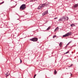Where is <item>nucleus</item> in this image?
Segmentation results:
<instances>
[{
    "label": "nucleus",
    "mask_w": 78,
    "mask_h": 78,
    "mask_svg": "<svg viewBox=\"0 0 78 78\" xmlns=\"http://www.w3.org/2000/svg\"><path fill=\"white\" fill-rule=\"evenodd\" d=\"M42 8L41 7V6L40 5H39V6L38 7V9H41Z\"/></svg>",
    "instance_id": "obj_11"
},
{
    "label": "nucleus",
    "mask_w": 78,
    "mask_h": 78,
    "mask_svg": "<svg viewBox=\"0 0 78 78\" xmlns=\"http://www.w3.org/2000/svg\"><path fill=\"white\" fill-rule=\"evenodd\" d=\"M72 33L71 32H68L66 34L63 35V37H68V36H71L72 35Z\"/></svg>",
    "instance_id": "obj_3"
},
{
    "label": "nucleus",
    "mask_w": 78,
    "mask_h": 78,
    "mask_svg": "<svg viewBox=\"0 0 78 78\" xmlns=\"http://www.w3.org/2000/svg\"><path fill=\"white\" fill-rule=\"evenodd\" d=\"M32 2H34V1H37V0H31Z\"/></svg>",
    "instance_id": "obj_21"
},
{
    "label": "nucleus",
    "mask_w": 78,
    "mask_h": 78,
    "mask_svg": "<svg viewBox=\"0 0 78 78\" xmlns=\"http://www.w3.org/2000/svg\"><path fill=\"white\" fill-rule=\"evenodd\" d=\"M78 6V4H76L75 5H74L73 6V7L74 8H76Z\"/></svg>",
    "instance_id": "obj_9"
},
{
    "label": "nucleus",
    "mask_w": 78,
    "mask_h": 78,
    "mask_svg": "<svg viewBox=\"0 0 78 78\" xmlns=\"http://www.w3.org/2000/svg\"><path fill=\"white\" fill-rule=\"evenodd\" d=\"M7 74H8V73H6V74H5V75H6V77L8 76H9V74H7Z\"/></svg>",
    "instance_id": "obj_13"
},
{
    "label": "nucleus",
    "mask_w": 78,
    "mask_h": 78,
    "mask_svg": "<svg viewBox=\"0 0 78 78\" xmlns=\"http://www.w3.org/2000/svg\"><path fill=\"white\" fill-rule=\"evenodd\" d=\"M50 29V27H48L47 29V30H49Z\"/></svg>",
    "instance_id": "obj_14"
},
{
    "label": "nucleus",
    "mask_w": 78,
    "mask_h": 78,
    "mask_svg": "<svg viewBox=\"0 0 78 78\" xmlns=\"http://www.w3.org/2000/svg\"><path fill=\"white\" fill-rule=\"evenodd\" d=\"M58 19V17L57 18H55L54 19Z\"/></svg>",
    "instance_id": "obj_23"
},
{
    "label": "nucleus",
    "mask_w": 78,
    "mask_h": 78,
    "mask_svg": "<svg viewBox=\"0 0 78 78\" xmlns=\"http://www.w3.org/2000/svg\"><path fill=\"white\" fill-rule=\"evenodd\" d=\"M36 76V74H35L34 77V78H35V77Z\"/></svg>",
    "instance_id": "obj_22"
},
{
    "label": "nucleus",
    "mask_w": 78,
    "mask_h": 78,
    "mask_svg": "<svg viewBox=\"0 0 78 78\" xmlns=\"http://www.w3.org/2000/svg\"><path fill=\"white\" fill-rule=\"evenodd\" d=\"M26 8V5L25 4H23L20 7V11L24 10Z\"/></svg>",
    "instance_id": "obj_1"
},
{
    "label": "nucleus",
    "mask_w": 78,
    "mask_h": 78,
    "mask_svg": "<svg viewBox=\"0 0 78 78\" xmlns=\"http://www.w3.org/2000/svg\"><path fill=\"white\" fill-rule=\"evenodd\" d=\"M65 21H67L69 20V17L68 16H66V17H65Z\"/></svg>",
    "instance_id": "obj_10"
},
{
    "label": "nucleus",
    "mask_w": 78,
    "mask_h": 78,
    "mask_svg": "<svg viewBox=\"0 0 78 78\" xmlns=\"http://www.w3.org/2000/svg\"><path fill=\"white\" fill-rule=\"evenodd\" d=\"M58 28H59V27H57V28H56L55 29L54 31L55 32V31H56L58 30Z\"/></svg>",
    "instance_id": "obj_12"
},
{
    "label": "nucleus",
    "mask_w": 78,
    "mask_h": 78,
    "mask_svg": "<svg viewBox=\"0 0 78 78\" xmlns=\"http://www.w3.org/2000/svg\"><path fill=\"white\" fill-rule=\"evenodd\" d=\"M65 19V17L63 16L60 19L58 20V22H61V21H62L64 22L66 21V19Z\"/></svg>",
    "instance_id": "obj_4"
},
{
    "label": "nucleus",
    "mask_w": 78,
    "mask_h": 78,
    "mask_svg": "<svg viewBox=\"0 0 78 78\" xmlns=\"http://www.w3.org/2000/svg\"><path fill=\"white\" fill-rule=\"evenodd\" d=\"M47 13H48V10L46 11L45 12H44V13H42V15L43 16H44V15H46Z\"/></svg>",
    "instance_id": "obj_6"
},
{
    "label": "nucleus",
    "mask_w": 78,
    "mask_h": 78,
    "mask_svg": "<svg viewBox=\"0 0 78 78\" xmlns=\"http://www.w3.org/2000/svg\"><path fill=\"white\" fill-rule=\"evenodd\" d=\"M20 62H22V60L20 59Z\"/></svg>",
    "instance_id": "obj_24"
},
{
    "label": "nucleus",
    "mask_w": 78,
    "mask_h": 78,
    "mask_svg": "<svg viewBox=\"0 0 78 78\" xmlns=\"http://www.w3.org/2000/svg\"><path fill=\"white\" fill-rule=\"evenodd\" d=\"M71 75H72V73H71Z\"/></svg>",
    "instance_id": "obj_26"
},
{
    "label": "nucleus",
    "mask_w": 78,
    "mask_h": 78,
    "mask_svg": "<svg viewBox=\"0 0 78 78\" xmlns=\"http://www.w3.org/2000/svg\"><path fill=\"white\" fill-rule=\"evenodd\" d=\"M67 45H66V46L65 47V48H67Z\"/></svg>",
    "instance_id": "obj_25"
},
{
    "label": "nucleus",
    "mask_w": 78,
    "mask_h": 78,
    "mask_svg": "<svg viewBox=\"0 0 78 78\" xmlns=\"http://www.w3.org/2000/svg\"><path fill=\"white\" fill-rule=\"evenodd\" d=\"M17 20H19V19H17Z\"/></svg>",
    "instance_id": "obj_27"
},
{
    "label": "nucleus",
    "mask_w": 78,
    "mask_h": 78,
    "mask_svg": "<svg viewBox=\"0 0 78 78\" xmlns=\"http://www.w3.org/2000/svg\"><path fill=\"white\" fill-rule=\"evenodd\" d=\"M62 42H61L59 44V46L60 47V48H61V47H62Z\"/></svg>",
    "instance_id": "obj_7"
},
{
    "label": "nucleus",
    "mask_w": 78,
    "mask_h": 78,
    "mask_svg": "<svg viewBox=\"0 0 78 78\" xmlns=\"http://www.w3.org/2000/svg\"><path fill=\"white\" fill-rule=\"evenodd\" d=\"M69 52V51H67V52H66L65 54H67Z\"/></svg>",
    "instance_id": "obj_19"
},
{
    "label": "nucleus",
    "mask_w": 78,
    "mask_h": 78,
    "mask_svg": "<svg viewBox=\"0 0 78 78\" xmlns=\"http://www.w3.org/2000/svg\"><path fill=\"white\" fill-rule=\"evenodd\" d=\"M49 4V3H48V2H46L45 3H44L43 4H41L40 5V6L42 8H44V7H45V6H48Z\"/></svg>",
    "instance_id": "obj_2"
},
{
    "label": "nucleus",
    "mask_w": 78,
    "mask_h": 78,
    "mask_svg": "<svg viewBox=\"0 0 78 78\" xmlns=\"http://www.w3.org/2000/svg\"><path fill=\"white\" fill-rule=\"evenodd\" d=\"M55 37H56V35H55L53 36V38H54Z\"/></svg>",
    "instance_id": "obj_16"
},
{
    "label": "nucleus",
    "mask_w": 78,
    "mask_h": 78,
    "mask_svg": "<svg viewBox=\"0 0 78 78\" xmlns=\"http://www.w3.org/2000/svg\"><path fill=\"white\" fill-rule=\"evenodd\" d=\"M71 42H72V41H71L69 42L67 44V45H69V44H70V43H71Z\"/></svg>",
    "instance_id": "obj_17"
},
{
    "label": "nucleus",
    "mask_w": 78,
    "mask_h": 78,
    "mask_svg": "<svg viewBox=\"0 0 78 78\" xmlns=\"http://www.w3.org/2000/svg\"><path fill=\"white\" fill-rule=\"evenodd\" d=\"M54 73L55 74H56V73H57V72L56 71V70H55V71L54 72Z\"/></svg>",
    "instance_id": "obj_15"
},
{
    "label": "nucleus",
    "mask_w": 78,
    "mask_h": 78,
    "mask_svg": "<svg viewBox=\"0 0 78 78\" xmlns=\"http://www.w3.org/2000/svg\"><path fill=\"white\" fill-rule=\"evenodd\" d=\"M30 40L31 41H33V42H37V40H38V38L36 37H34L32 38L31 39H30Z\"/></svg>",
    "instance_id": "obj_5"
},
{
    "label": "nucleus",
    "mask_w": 78,
    "mask_h": 78,
    "mask_svg": "<svg viewBox=\"0 0 78 78\" xmlns=\"http://www.w3.org/2000/svg\"><path fill=\"white\" fill-rule=\"evenodd\" d=\"M70 26L71 27H75V25L74 23H72L70 24Z\"/></svg>",
    "instance_id": "obj_8"
},
{
    "label": "nucleus",
    "mask_w": 78,
    "mask_h": 78,
    "mask_svg": "<svg viewBox=\"0 0 78 78\" xmlns=\"http://www.w3.org/2000/svg\"><path fill=\"white\" fill-rule=\"evenodd\" d=\"M72 66H73V64H71V65L70 66H69V67H70Z\"/></svg>",
    "instance_id": "obj_18"
},
{
    "label": "nucleus",
    "mask_w": 78,
    "mask_h": 78,
    "mask_svg": "<svg viewBox=\"0 0 78 78\" xmlns=\"http://www.w3.org/2000/svg\"><path fill=\"white\" fill-rule=\"evenodd\" d=\"M4 2H2L0 3V5H2V4H3V3H4Z\"/></svg>",
    "instance_id": "obj_20"
}]
</instances>
